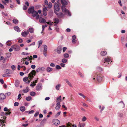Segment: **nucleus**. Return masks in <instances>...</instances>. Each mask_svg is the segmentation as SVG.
Returning a JSON list of instances; mask_svg holds the SVG:
<instances>
[{
    "label": "nucleus",
    "mask_w": 127,
    "mask_h": 127,
    "mask_svg": "<svg viewBox=\"0 0 127 127\" xmlns=\"http://www.w3.org/2000/svg\"><path fill=\"white\" fill-rule=\"evenodd\" d=\"M28 13L29 14H32V16L33 17H36V19L38 20L39 18V15L38 14L37 11H36L34 10V6H32L29 8L28 10Z\"/></svg>",
    "instance_id": "nucleus-1"
},
{
    "label": "nucleus",
    "mask_w": 127,
    "mask_h": 127,
    "mask_svg": "<svg viewBox=\"0 0 127 127\" xmlns=\"http://www.w3.org/2000/svg\"><path fill=\"white\" fill-rule=\"evenodd\" d=\"M36 74V72L35 70H32L30 73L28 74V76L29 79H30V80H28V81L27 83L29 84L31 82V80L34 78L33 76H35Z\"/></svg>",
    "instance_id": "nucleus-2"
},
{
    "label": "nucleus",
    "mask_w": 127,
    "mask_h": 127,
    "mask_svg": "<svg viewBox=\"0 0 127 127\" xmlns=\"http://www.w3.org/2000/svg\"><path fill=\"white\" fill-rule=\"evenodd\" d=\"M95 76H94L93 77H94L93 79L94 80H95V77H96L97 81L99 82L101 81L104 78V76L101 74H99L98 75L97 74H96Z\"/></svg>",
    "instance_id": "nucleus-3"
},
{
    "label": "nucleus",
    "mask_w": 127,
    "mask_h": 127,
    "mask_svg": "<svg viewBox=\"0 0 127 127\" xmlns=\"http://www.w3.org/2000/svg\"><path fill=\"white\" fill-rule=\"evenodd\" d=\"M65 6L64 5H62V9L63 12H65L66 14H68L69 16H71V15L69 11L67 10L65 8Z\"/></svg>",
    "instance_id": "nucleus-4"
},
{
    "label": "nucleus",
    "mask_w": 127,
    "mask_h": 127,
    "mask_svg": "<svg viewBox=\"0 0 127 127\" xmlns=\"http://www.w3.org/2000/svg\"><path fill=\"white\" fill-rule=\"evenodd\" d=\"M102 62L104 63V64L103 65L105 66H106V65L105 64V62H107V64H108L110 62H112V61H110V59L108 57H107V58H104V59H103L102 60Z\"/></svg>",
    "instance_id": "nucleus-5"
},
{
    "label": "nucleus",
    "mask_w": 127,
    "mask_h": 127,
    "mask_svg": "<svg viewBox=\"0 0 127 127\" xmlns=\"http://www.w3.org/2000/svg\"><path fill=\"white\" fill-rule=\"evenodd\" d=\"M60 10V7L56 3H55L54 5V11L55 13L58 12Z\"/></svg>",
    "instance_id": "nucleus-6"
},
{
    "label": "nucleus",
    "mask_w": 127,
    "mask_h": 127,
    "mask_svg": "<svg viewBox=\"0 0 127 127\" xmlns=\"http://www.w3.org/2000/svg\"><path fill=\"white\" fill-rule=\"evenodd\" d=\"M53 123L54 125L56 126H58L60 122L58 119H55L53 120Z\"/></svg>",
    "instance_id": "nucleus-7"
},
{
    "label": "nucleus",
    "mask_w": 127,
    "mask_h": 127,
    "mask_svg": "<svg viewBox=\"0 0 127 127\" xmlns=\"http://www.w3.org/2000/svg\"><path fill=\"white\" fill-rule=\"evenodd\" d=\"M11 47L14 50L16 51H19L20 49V46L17 45H12L11 46Z\"/></svg>",
    "instance_id": "nucleus-8"
},
{
    "label": "nucleus",
    "mask_w": 127,
    "mask_h": 127,
    "mask_svg": "<svg viewBox=\"0 0 127 127\" xmlns=\"http://www.w3.org/2000/svg\"><path fill=\"white\" fill-rule=\"evenodd\" d=\"M42 89V86L41 84L40 83L38 84L36 87V90L37 91H39L41 90Z\"/></svg>",
    "instance_id": "nucleus-9"
},
{
    "label": "nucleus",
    "mask_w": 127,
    "mask_h": 127,
    "mask_svg": "<svg viewBox=\"0 0 127 127\" xmlns=\"http://www.w3.org/2000/svg\"><path fill=\"white\" fill-rule=\"evenodd\" d=\"M62 49V47L61 46H58L57 49V52L59 54H60L61 53V51Z\"/></svg>",
    "instance_id": "nucleus-10"
},
{
    "label": "nucleus",
    "mask_w": 127,
    "mask_h": 127,
    "mask_svg": "<svg viewBox=\"0 0 127 127\" xmlns=\"http://www.w3.org/2000/svg\"><path fill=\"white\" fill-rule=\"evenodd\" d=\"M48 9L47 8V7H46L44 8L43 9V15L45 16H46L47 15V13L46 11H48Z\"/></svg>",
    "instance_id": "nucleus-11"
},
{
    "label": "nucleus",
    "mask_w": 127,
    "mask_h": 127,
    "mask_svg": "<svg viewBox=\"0 0 127 127\" xmlns=\"http://www.w3.org/2000/svg\"><path fill=\"white\" fill-rule=\"evenodd\" d=\"M55 13L59 18L62 17L64 16V14L62 12L58 13L57 12Z\"/></svg>",
    "instance_id": "nucleus-12"
},
{
    "label": "nucleus",
    "mask_w": 127,
    "mask_h": 127,
    "mask_svg": "<svg viewBox=\"0 0 127 127\" xmlns=\"http://www.w3.org/2000/svg\"><path fill=\"white\" fill-rule=\"evenodd\" d=\"M39 22L40 23H43L46 22V20L43 18L41 17H39Z\"/></svg>",
    "instance_id": "nucleus-13"
},
{
    "label": "nucleus",
    "mask_w": 127,
    "mask_h": 127,
    "mask_svg": "<svg viewBox=\"0 0 127 127\" xmlns=\"http://www.w3.org/2000/svg\"><path fill=\"white\" fill-rule=\"evenodd\" d=\"M29 33V32L28 31L27 32H22L21 33V35L23 37H26Z\"/></svg>",
    "instance_id": "nucleus-14"
},
{
    "label": "nucleus",
    "mask_w": 127,
    "mask_h": 127,
    "mask_svg": "<svg viewBox=\"0 0 127 127\" xmlns=\"http://www.w3.org/2000/svg\"><path fill=\"white\" fill-rule=\"evenodd\" d=\"M76 38V36L75 35H73L72 36V43L74 44L76 43L77 40L75 39Z\"/></svg>",
    "instance_id": "nucleus-15"
},
{
    "label": "nucleus",
    "mask_w": 127,
    "mask_h": 127,
    "mask_svg": "<svg viewBox=\"0 0 127 127\" xmlns=\"http://www.w3.org/2000/svg\"><path fill=\"white\" fill-rule=\"evenodd\" d=\"M56 102L57 103L56 106V107L55 108L56 110H58L60 109L61 105H60V103L59 102H58L57 101Z\"/></svg>",
    "instance_id": "nucleus-16"
},
{
    "label": "nucleus",
    "mask_w": 127,
    "mask_h": 127,
    "mask_svg": "<svg viewBox=\"0 0 127 127\" xmlns=\"http://www.w3.org/2000/svg\"><path fill=\"white\" fill-rule=\"evenodd\" d=\"M5 98V96L3 93L0 94V99L1 100L4 99Z\"/></svg>",
    "instance_id": "nucleus-17"
},
{
    "label": "nucleus",
    "mask_w": 127,
    "mask_h": 127,
    "mask_svg": "<svg viewBox=\"0 0 127 127\" xmlns=\"http://www.w3.org/2000/svg\"><path fill=\"white\" fill-rule=\"evenodd\" d=\"M65 81L70 87H73L71 83L67 79H65Z\"/></svg>",
    "instance_id": "nucleus-18"
},
{
    "label": "nucleus",
    "mask_w": 127,
    "mask_h": 127,
    "mask_svg": "<svg viewBox=\"0 0 127 127\" xmlns=\"http://www.w3.org/2000/svg\"><path fill=\"white\" fill-rule=\"evenodd\" d=\"M29 89L28 87H27L25 89H23V91L24 93H27L29 91Z\"/></svg>",
    "instance_id": "nucleus-19"
},
{
    "label": "nucleus",
    "mask_w": 127,
    "mask_h": 127,
    "mask_svg": "<svg viewBox=\"0 0 127 127\" xmlns=\"http://www.w3.org/2000/svg\"><path fill=\"white\" fill-rule=\"evenodd\" d=\"M46 121V120L45 119H44L41 121L40 123V125L41 126H44V125Z\"/></svg>",
    "instance_id": "nucleus-20"
},
{
    "label": "nucleus",
    "mask_w": 127,
    "mask_h": 127,
    "mask_svg": "<svg viewBox=\"0 0 127 127\" xmlns=\"http://www.w3.org/2000/svg\"><path fill=\"white\" fill-rule=\"evenodd\" d=\"M14 30L18 32H20L21 30L18 26H16L14 27Z\"/></svg>",
    "instance_id": "nucleus-21"
},
{
    "label": "nucleus",
    "mask_w": 127,
    "mask_h": 127,
    "mask_svg": "<svg viewBox=\"0 0 127 127\" xmlns=\"http://www.w3.org/2000/svg\"><path fill=\"white\" fill-rule=\"evenodd\" d=\"M61 2L63 5H67V2L65 0H61Z\"/></svg>",
    "instance_id": "nucleus-22"
},
{
    "label": "nucleus",
    "mask_w": 127,
    "mask_h": 127,
    "mask_svg": "<svg viewBox=\"0 0 127 127\" xmlns=\"http://www.w3.org/2000/svg\"><path fill=\"white\" fill-rule=\"evenodd\" d=\"M38 79L37 78L36 80H35V81H33V82H32L30 84V86H33L35 85L36 84L35 83H36L37 82V80Z\"/></svg>",
    "instance_id": "nucleus-23"
},
{
    "label": "nucleus",
    "mask_w": 127,
    "mask_h": 127,
    "mask_svg": "<svg viewBox=\"0 0 127 127\" xmlns=\"http://www.w3.org/2000/svg\"><path fill=\"white\" fill-rule=\"evenodd\" d=\"M20 84V81L19 80H16L15 82V86L18 87Z\"/></svg>",
    "instance_id": "nucleus-24"
},
{
    "label": "nucleus",
    "mask_w": 127,
    "mask_h": 127,
    "mask_svg": "<svg viewBox=\"0 0 127 127\" xmlns=\"http://www.w3.org/2000/svg\"><path fill=\"white\" fill-rule=\"evenodd\" d=\"M20 110L22 112H23L25 110V108L24 106H21L20 108Z\"/></svg>",
    "instance_id": "nucleus-25"
},
{
    "label": "nucleus",
    "mask_w": 127,
    "mask_h": 127,
    "mask_svg": "<svg viewBox=\"0 0 127 127\" xmlns=\"http://www.w3.org/2000/svg\"><path fill=\"white\" fill-rule=\"evenodd\" d=\"M44 48V49L43 51V52H47V45H43Z\"/></svg>",
    "instance_id": "nucleus-26"
},
{
    "label": "nucleus",
    "mask_w": 127,
    "mask_h": 127,
    "mask_svg": "<svg viewBox=\"0 0 127 127\" xmlns=\"http://www.w3.org/2000/svg\"><path fill=\"white\" fill-rule=\"evenodd\" d=\"M106 54L107 52L105 51H102L100 53V54L102 56H104Z\"/></svg>",
    "instance_id": "nucleus-27"
},
{
    "label": "nucleus",
    "mask_w": 127,
    "mask_h": 127,
    "mask_svg": "<svg viewBox=\"0 0 127 127\" xmlns=\"http://www.w3.org/2000/svg\"><path fill=\"white\" fill-rule=\"evenodd\" d=\"M34 29L33 28H30L29 29V32L31 33H33L34 32Z\"/></svg>",
    "instance_id": "nucleus-28"
},
{
    "label": "nucleus",
    "mask_w": 127,
    "mask_h": 127,
    "mask_svg": "<svg viewBox=\"0 0 127 127\" xmlns=\"http://www.w3.org/2000/svg\"><path fill=\"white\" fill-rule=\"evenodd\" d=\"M54 20L55 21L54 23L57 24L59 22V19L57 18H55Z\"/></svg>",
    "instance_id": "nucleus-29"
},
{
    "label": "nucleus",
    "mask_w": 127,
    "mask_h": 127,
    "mask_svg": "<svg viewBox=\"0 0 127 127\" xmlns=\"http://www.w3.org/2000/svg\"><path fill=\"white\" fill-rule=\"evenodd\" d=\"M85 125V123H79L78 126L79 127H84Z\"/></svg>",
    "instance_id": "nucleus-30"
},
{
    "label": "nucleus",
    "mask_w": 127,
    "mask_h": 127,
    "mask_svg": "<svg viewBox=\"0 0 127 127\" xmlns=\"http://www.w3.org/2000/svg\"><path fill=\"white\" fill-rule=\"evenodd\" d=\"M52 68L50 67H48L46 68V71L48 72H50L52 71Z\"/></svg>",
    "instance_id": "nucleus-31"
},
{
    "label": "nucleus",
    "mask_w": 127,
    "mask_h": 127,
    "mask_svg": "<svg viewBox=\"0 0 127 127\" xmlns=\"http://www.w3.org/2000/svg\"><path fill=\"white\" fill-rule=\"evenodd\" d=\"M61 85L60 84H59L56 86V89L57 90H59L60 88V87Z\"/></svg>",
    "instance_id": "nucleus-32"
},
{
    "label": "nucleus",
    "mask_w": 127,
    "mask_h": 127,
    "mask_svg": "<svg viewBox=\"0 0 127 127\" xmlns=\"http://www.w3.org/2000/svg\"><path fill=\"white\" fill-rule=\"evenodd\" d=\"M32 98L31 96H29L26 98V100L28 101H29L32 99Z\"/></svg>",
    "instance_id": "nucleus-33"
},
{
    "label": "nucleus",
    "mask_w": 127,
    "mask_h": 127,
    "mask_svg": "<svg viewBox=\"0 0 127 127\" xmlns=\"http://www.w3.org/2000/svg\"><path fill=\"white\" fill-rule=\"evenodd\" d=\"M30 94L32 96H34L35 95V93L34 92H31L30 93Z\"/></svg>",
    "instance_id": "nucleus-34"
},
{
    "label": "nucleus",
    "mask_w": 127,
    "mask_h": 127,
    "mask_svg": "<svg viewBox=\"0 0 127 127\" xmlns=\"http://www.w3.org/2000/svg\"><path fill=\"white\" fill-rule=\"evenodd\" d=\"M64 56L65 58H67L69 57V55L68 54L65 53L64 54Z\"/></svg>",
    "instance_id": "nucleus-35"
},
{
    "label": "nucleus",
    "mask_w": 127,
    "mask_h": 127,
    "mask_svg": "<svg viewBox=\"0 0 127 127\" xmlns=\"http://www.w3.org/2000/svg\"><path fill=\"white\" fill-rule=\"evenodd\" d=\"M48 5V8H51L52 6V3L50 2H49Z\"/></svg>",
    "instance_id": "nucleus-36"
},
{
    "label": "nucleus",
    "mask_w": 127,
    "mask_h": 127,
    "mask_svg": "<svg viewBox=\"0 0 127 127\" xmlns=\"http://www.w3.org/2000/svg\"><path fill=\"white\" fill-rule=\"evenodd\" d=\"M62 62L63 63H66L67 62V60L65 58L63 59L62 60Z\"/></svg>",
    "instance_id": "nucleus-37"
},
{
    "label": "nucleus",
    "mask_w": 127,
    "mask_h": 127,
    "mask_svg": "<svg viewBox=\"0 0 127 127\" xmlns=\"http://www.w3.org/2000/svg\"><path fill=\"white\" fill-rule=\"evenodd\" d=\"M46 23L49 25L51 26L53 24V22H51V21H49L48 22H47Z\"/></svg>",
    "instance_id": "nucleus-38"
},
{
    "label": "nucleus",
    "mask_w": 127,
    "mask_h": 127,
    "mask_svg": "<svg viewBox=\"0 0 127 127\" xmlns=\"http://www.w3.org/2000/svg\"><path fill=\"white\" fill-rule=\"evenodd\" d=\"M24 61L27 60V61H29L31 60L30 57L29 56L27 57L26 58H24Z\"/></svg>",
    "instance_id": "nucleus-39"
},
{
    "label": "nucleus",
    "mask_w": 127,
    "mask_h": 127,
    "mask_svg": "<svg viewBox=\"0 0 127 127\" xmlns=\"http://www.w3.org/2000/svg\"><path fill=\"white\" fill-rule=\"evenodd\" d=\"M13 23L15 24H17L18 23V21L17 19H13Z\"/></svg>",
    "instance_id": "nucleus-40"
},
{
    "label": "nucleus",
    "mask_w": 127,
    "mask_h": 127,
    "mask_svg": "<svg viewBox=\"0 0 127 127\" xmlns=\"http://www.w3.org/2000/svg\"><path fill=\"white\" fill-rule=\"evenodd\" d=\"M56 68L57 69H61V66L58 65H57L55 66Z\"/></svg>",
    "instance_id": "nucleus-41"
},
{
    "label": "nucleus",
    "mask_w": 127,
    "mask_h": 127,
    "mask_svg": "<svg viewBox=\"0 0 127 127\" xmlns=\"http://www.w3.org/2000/svg\"><path fill=\"white\" fill-rule=\"evenodd\" d=\"M10 70L8 69H7L6 70V73L7 74H10Z\"/></svg>",
    "instance_id": "nucleus-42"
},
{
    "label": "nucleus",
    "mask_w": 127,
    "mask_h": 127,
    "mask_svg": "<svg viewBox=\"0 0 127 127\" xmlns=\"http://www.w3.org/2000/svg\"><path fill=\"white\" fill-rule=\"evenodd\" d=\"M97 69L98 70L100 71H102V68L100 67H97Z\"/></svg>",
    "instance_id": "nucleus-43"
},
{
    "label": "nucleus",
    "mask_w": 127,
    "mask_h": 127,
    "mask_svg": "<svg viewBox=\"0 0 127 127\" xmlns=\"http://www.w3.org/2000/svg\"><path fill=\"white\" fill-rule=\"evenodd\" d=\"M40 71H44L45 70V68L43 67H40Z\"/></svg>",
    "instance_id": "nucleus-44"
},
{
    "label": "nucleus",
    "mask_w": 127,
    "mask_h": 127,
    "mask_svg": "<svg viewBox=\"0 0 127 127\" xmlns=\"http://www.w3.org/2000/svg\"><path fill=\"white\" fill-rule=\"evenodd\" d=\"M61 113V112H58L55 115V117H58L60 114Z\"/></svg>",
    "instance_id": "nucleus-45"
},
{
    "label": "nucleus",
    "mask_w": 127,
    "mask_h": 127,
    "mask_svg": "<svg viewBox=\"0 0 127 127\" xmlns=\"http://www.w3.org/2000/svg\"><path fill=\"white\" fill-rule=\"evenodd\" d=\"M78 94L80 96H82V97L85 98V96L82 94L81 93H79Z\"/></svg>",
    "instance_id": "nucleus-46"
},
{
    "label": "nucleus",
    "mask_w": 127,
    "mask_h": 127,
    "mask_svg": "<svg viewBox=\"0 0 127 127\" xmlns=\"http://www.w3.org/2000/svg\"><path fill=\"white\" fill-rule=\"evenodd\" d=\"M78 74L81 77H83L84 76V75L80 72H78Z\"/></svg>",
    "instance_id": "nucleus-47"
},
{
    "label": "nucleus",
    "mask_w": 127,
    "mask_h": 127,
    "mask_svg": "<svg viewBox=\"0 0 127 127\" xmlns=\"http://www.w3.org/2000/svg\"><path fill=\"white\" fill-rule=\"evenodd\" d=\"M11 68L13 70H14L15 69L16 67L14 65H12L11 66Z\"/></svg>",
    "instance_id": "nucleus-48"
},
{
    "label": "nucleus",
    "mask_w": 127,
    "mask_h": 127,
    "mask_svg": "<svg viewBox=\"0 0 127 127\" xmlns=\"http://www.w3.org/2000/svg\"><path fill=\"white\" fill-rule=\"evenodd\" d=\"M28 79V78L27 77H25L24 78H23V80L25 82Z\"/></svg>",
    "instance_id": "nucleus-49"
},
{
    "label": "nucleus",
    "mask_w": 127,
    "mask_h": 127,
    "mask_svg": "<svg viewBox=\"0 0 127 127\" xmlns=\"http://www.w3.org/2000/svg\"><path fill=\"white\" fill-rule=\"evenodd\" d=\"M19 104V103L18 102H16L14 103V105L15 106H17Z\"/></svg>",
    "instance_id": "nucleus-50"
},
{
    "label": "nucleus",
    "mask_w": 127,
    "mask_h": 127,
    "mask_svg": "<svg viewBox=\"0 0 127 127\" xmlns=\"http://www.w3.org/2000/svg\"><path fill=\"white\" fill-rule=\"evenodd\" d=\"M4 7V6L1 4L0 3V8L3 9Z\"/></svg>",
    "instance_id": "nucleus-51"
},
{
    "label": "nucleus",
    "mask_w": 127,
    "mask_h": 127,
    "mask_svg": "<svg viewBox=\"0 0 127 127\" xmlns=\"http://www.w3.org/2000/svg\"><path fill=\"white\" fill-rule=\"evenodd\" d=\"M23 40L21 38H19L18 40V42L20 43H21L23 42Z\"/></svg>",
    "instance_id": "nucleus-52"
},
{
    "label": "nucleus",
    "mask_w": 127,
    "mask_h": 127,
    "mask_svg": "<svg viewBox=\"0 0 127 127\" xmlns=\"http://www.w3.org/2000/svg\"><path fill=\"white\" fill-rule=\"evenodd\" d=\"M29 53H25V52H23L21 54L23 55H29Z\"/></svg>",
    "instance_id": "nucleus-53"
},
{
    "label": "nucleus",
    "mask_w": 127,
    "mask_h": 127,
    "mask_svg": "<svg viewBox=\"0 0 127 127\" xmlns=\"http://www.w3.org/2000/svg\"><path fill=\"white\" fill-rule=\"evenodd\" d=\"M11 55V53H9L7 54V57L8 58H9L10 57Z\"/></svg>",
    "instance_id": "nucleus-54"
},
{
    "label": "nucleus",
    "mask_w": 127,
    "mask_h": 127,
    "mask_svg": "<svg viewBox=\"0 0 127 127\" xmlns=\"http://www.w3.org/2000/svg\"><path fill=\"white\" fill-rule=\"evenodd\" d=\"M28 8L25 5H24L23 7V9L24 10H26Z\"/></svg>",
    "instance_id": "nucleus-55"
},
{
    "label": "nucleus",
    "mask_w": 127,
    "mask_h": 127,
    "mask_svg": "<svg viewBox=\"0 0 127 127\" xmlns=\"http://www.w3.org/2000/svg\"><path fill=\"white\" fill-rule=\"evenodd\" d=\"M2 13L3 15H4L5 16H7V14L6 13L2 12Z\"/></svg>",
    "instance_id": "nucleus-56"
},
{
    "label": "nucleus",
    "mask_w": 127,
    "mask_h": 127,
    "mask_svg": "<svg viewBox=\"0 0 127 127\" xmlns=\"http://www.w3.org/2000/svg\"><path fill=\"white\" fill-rule=\"evenodd\" d=\"M34 112V111L33 110H32L29 111V114L33 113Z\"/></svg>",
    "instance_id": "nucleus-57"
},
{
    "label": "nucleus",
    "mask_w": 127,
    "mask_h": 127,
    "mask_svg": "<svg viewBox=\"0 0 127 127\" xmlns=\"http://www.w3.org/2000/svg\"><path fill=\"white\" fill-rule=\"evenodd\" d=\"M87 119L85 117H84L82 119V121H85Z\"/></svg>",
    "instance_id": "nucleus-58"
},
{
    "label": "nucleus",
    "mask_w": 127,
    "mask_h": 127,
    "mask_svg": "<svg viewBox=\"0 0 127 127\" xmlns=\"http://www.w3.org/2000/svg\"><path fill=\"white\" fill-rule=\"evenodd\" d=\"M60 65L61 66L63 67H65V64L64 63H61L60 64Z\"/></svg>",
    "instance_id": "nucleus-59"
},
{
    "label": "nucleus",
    "mask_w": 127,
    "mask_h": 127,
    "mask_svg": "<svg viewBox=\"0 0 127 127\" xmlns=\"http://www.w3.org/2000/svg\"><path fill=\"white\" fill-rule=\"evenodd\" d=\"M44 2L45 5H48V2L47 0H45Z\"/></svg>",
    "instance_id": "nucleus-60"
},
{
    "label": "nucleus",
    "mask_w": 127,
    "mask_h": 127,
    "mask_svg": "<svg viewBox=\"0 0 127 127\" xmlns=\"http://www.w3.org/2000/svg\"><path fill=\"white\" fill-rule=\"evenodd\" d=\"M8 108L7 107H4V110L5 111H8Z\"/></svg>",
    "instance_id": "nucleus-61"
},
{
    "label": "nucleus",
    "mask_w": 127,
    "mask_h": 127,
    "mask_svg": "<svg viewBox=\"0 0 127 127\" xmlns=\"http://www.w3.org/2000/svg\"><path fill=\"white\" fill-rule=\"evenodd\" d=\"M50 66L52 67H54L55 66V64L53 63H51L50 64Z\"/></svg>",
    "instance_id": "nucleus-62"
},
{
    "label": "nucleus",
    "mask_w": 127,
    "mask_h": 127,
    "mask_svg": "<svg viewBox=\"0 0 127 127\" xmlns=\"http://www.w3.org/2000/svg\"><path fill=\"white\" fill-rule=\"evenodd\" d=\"M36 67L35 66V65H32L31 66V67L32 69H34Z\"/></svg>",
    "instance_id": "nucleus-63"
},
{
    "label": "nucleus",
    "mask_w": 127,
    "mask_h": 127,
    "mask_svg": "<svg viewBox=\"0 0 127 127\" xmlns=\"http://www.w3.org/2000/svg\"><path fill=\"white\" fill-rule=\"evenodd\" d=\"M67 48L66 47H64L63 49V52H65L67 49Z\"/></svg>",
    "instance_id": "nucleus-64"
}]
</instances>
